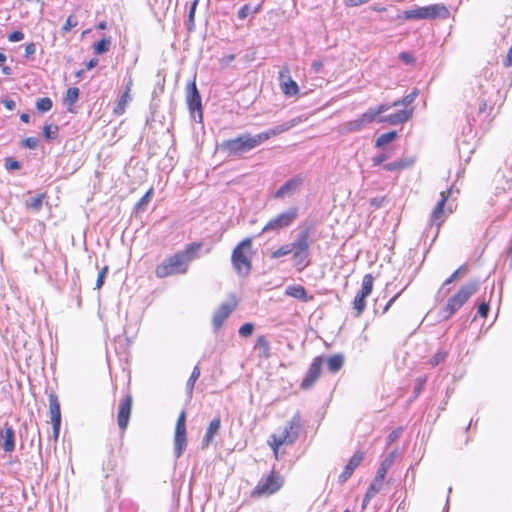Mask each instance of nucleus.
<instances>
[{
  "instance_id": "f257e3e1",
  "label": "nucleus",
  "mask_w": 512,
  "mask_h": 512,
  "mask_svg": "<svg viewBox=\"0 0 512 512\" xmlns=\"http://www.w3.org/2000/svg\"><path fill=\"white\" fill-rule=\"evenodd\" d=\"M291 127L292 125L289 123H282L255 135L245 132L235 138L222 141L219 144V150L225 153L227 157L243 158L265 141L289 130Z\"/></svg>"
},
{
  "instance_id": "f03ea898",
  "label": "nucleus",
  "mask_w": 512,
  "mask_h": 512,
  "mask_svg": "<svg viewBox=\"0 0 512 512\" xmlns=\"http://www.w3.org/2000/svg\"><path fill=\"white\" fill-rule=\"evenodd\" d=\"M312 233L311 226H305L300 229L293 240L292 259L298 271H303L310 265V236Z\"/></svg>"
},
{
  "instance_id": "7ed1b4c3",
  "label": "nucleus",
  "mask_w": 512,
  "mask_h": 512,
  "mask_svg": "<svg viewBox=\"0 0 512 512\" xmlns=\"http://www.w3.org/2000/svg\"><path fill=\"white\" fill-rule=\"evenodd\" d=\"M479 287V280H472L463 285L454 296L448 299L446 305L441 309L442 319L448 320L451 318L477 292Z\"/></svg>"
},
{
  "instance_id": "20e7f679",
  "label": "nucleus",
  "mask_w": 512,
  "mask_h": 512,
  "mask_svg": "<svg viewBox=\"0 0 512 512\" xmlns=\"http://www.w3.org/2000/svg\"><path fill=\"white\" fill-rule=\"evenodd\" d=\"M190 258L186 253H175L164 259L155 269L158 278H166L172 275L185 274L188 271Z\"/></svg>"
},
{
  "instance_id": "39448f33",
  "label": "nucleus",
  "mask_w": 512,
  "mask_h": 512,
  "mask_svg": "<svg viewBox=\"0 0 512 512\" xmlns=\"http://www.w3.org/2000/svg\"><path fill=\"white\" fill-rule=\"evenodd\" d=\"M252 248V238L248 237L236 245L232 251L231 262L236 273L241 277L250 274L252 264L248 253Z\"/></svg>"
},
{
  "instance_id": "423d86ee",
  "label": "nucleus",
  "mask_w": 512,
  "mask_h": 512,
  "mask_svg": "<svg viewBox=\"0 0 512 512\" xmlns=\"http://www.w3.org/2000/svg\"><path fill=\"white\" fill-rule=\"evenodd\" d=\"M300 428L301 419L298 415H295L284 427L280 436H276L275 434L271 435L270 438L272 441L269 440L268 443L271 446L276 458L278 457V449L281 445H290L297 440Z\"/></svg>"
},
{
  "instance_id": "0eeeda50",
  "label": "nucleus",
  "mask_w": 512,
  "mask_h": 512,
  "mask_svg": "<svg viewBox=\"0 0 512 512\" xmlns=\"http://www.w3.org/2000/svg\"><path fill=\"white\" fill-rule=\"evenodd\" d=\"M449 17L448 8L441 3L432 4L429 6L419 7L404 11V18L406 20H420V19H446Z\"/></svg>"
},
{
  "instance_id": "6e6552de",
  "label": "nucleus",
  "mask_w": 512,
  "mask_h": 512,
  "mask_svg": "<svg viewBox=\"0 0 512 512\" xmlns=\"http://www.w3.org/2000/svg\"><path fill=\"white\" fill-rule=\"evenodd\" d=\"M283 477L272 471L266 478H262L253 489L252 496H265L276 493L283 486Z\"/></svg>"
},
{
  "instance_id": "1a4fd4ad",
  "label": "nucleus",
  "mask_w": 512,
  "mask_h": 512,
  "mask_svg": "<svg viewBox=\"0 0 512 512\" xmlns=\"http://www.w3.org/2000/svg\"><path fill=\"white\" fill-rule=\"evenodd\" d=\"M186 103L193 119L195 121L201 122L203 118L202 100L195 80L187 84Z\"/></svg>"
},
{
  "instance_id": "9d476101",
  "label": "nucleus",
  "mask_w": 512,
  "mask_h": 512,
  "mask_svg": "<svg viewBox=\"0 0 512 512\" xmlns=\"http://www.w3.org/2000/svg\"><path fill=\"white\" fill-rule=\"evenodd\" d=\"M298 216V208L291 207L285 212L280 213L275 218L271 219L260 232L259 235L268 232L274 231L278 232L279 230L289 227Z\"/></svg>"
},
{
  "instance_id": "9b49d317",
  "label": "nucleus",
  "mask_w": 512,
  "mask_h": 512,
  "mask_svg": "<svg viewBox=\"0 0 512 512\" xmlns=\"http://www.w3.org/2000/svg\"><path fill=\"white\" fill-rule=\"evenodd\" d=\"M186 413L182 411L177 419L174 435V454L180 458L187 446Z\"/></svg>"
},
{
  "instance_id": "f8f14e48",
  "label": "nucleus",
  "mask_w": 512,
  "mask_h": 512,
  "mask_svg": "<svg viewBox=\"0 0 512 512\" xmlns=\"http://www.w3.org/2000/svg\"><path fill=\"white\" fill-rule=\"evenodd\" d=\"M236 307L237 299L234 295H231L228 301L222 303L216 309L212 317V327L215 333L219 331V329L223 326L224 322L236 309Z\"/></svg>"
},
{
  "instance_id": "ddd939ff",
  "label": "nucleus",
  "mask_w": 512,
  "mask_h": 512,
  "mask_svg": "<svg viewBox=\"0 0 512 512\" xmlns=\"http://www.w3.org/2000/svg\"><path fill=\"white\" fill-rule=\"evenodd\" d=\"M133 397L127 393L119 403L117 423L122 432H124L129 424L132 411Z\"/></svg>"
},
{
  "instance_id": "4468645a",
  "label": "nucleus",
  "mask_w": 512,
  "mask_h": 512,
  "mask_svg": "<svg viewBox=\"0 0 512 512\" xmlns=\"http://www.w3.org/2000/svg\"><path fill=\"white\" fill-rule=\"evenodd\" d=\"M323 361H324V359L322 356L316 357L313 360V362L311 363V365L306 373V376L304 377V379L302 380V382L300 384L301 389L309 390L310 388L313 387V385L316 383V381L318 380V378L321 375V368H322Z\"/></svg>"
},
{
  "instance_id": "2eb2a0df",
  "label": "nucleus",
  "mask_w": 512,
  "mask_h": 512,
  "mask_svg": "<svg viewBox=\"0 0 512 512\" xmlns=\"http://www.w3.org/2000/svg\"><path fill=\"white\" fill-rule=\"evenodd\" d=\"M304 179L298 174L286 181L274 194L275 198L291 197L298 192L303 185Z\"/></svg>"
},
{
  "instance_id": "dca6fc26",
  "label": "nucleus",
  "mask_w": 512,
  "mask_h": 512,
  "mask_svg": "<svg viewBox=\"0 0 512 512\" xmlns=\"http://www.w3.org/2000/svg\"><path fill=\"white\" fill-rule=\"evenodd\" d=\"M451 194L452 189L442 191L440 194L441 198L431 213V225H435L437 229H439L441 224L445 221L444 207Z\"/></svg>"
},
{
  "instance_id": "f3484780",
  "label": "nucleus",
  "mask_w": 512,
  "mask_h": 512,
  "mask_svg": "<svg viewBox=\"0 0 512 512\" xmlns=\"http://www.w3.org/2000/svg\"><path fill=\"white\" fill-rule=\"evenodd\" d=\"M370 123H372V116L365 112L357 119L344 122L340 126V132L343 134L359 132Z\"/></svg>"
},
{
  "instance_id": "a211bd4d",
  "label": "nucleus",
  "mask_w": 512,
  "mask_h": 512,
  "mask_svg": "<svg viewBox=\"0 0 512 512\" xmlns=\"http://www.w3.org/2000/svg\"><path fill=\"white\" fill-rule=\"evenodd\" d=\"M413 113L414 107H410L403 110H399L387 116L379 117L377 122H386L389 123L390 125H400L407 122L413 116Z\"/></svg>"
},
{
  "instance_id": "6ab92c4d",
  "label": "nucleus",
  "mask_w": 512,
  "mask_h": 512,
  "mask_svg": "<svg viewBox=\"0 0 512 512\" xmlns=\"http://www.w3.org/2000/svg\"><path fill=\"white\" fill-rule=\"evenodd\" d=\"M363 460V453L356 452L348 461L347 465L344 468V471L339 475L338 482L343 484L345 483L350 476L353 474L355 469L360 465Z\"/></svg>"
},
{
  "instance_id": "aec40b11",
  "label": "nucleus",
  "mask_w": 512,
  "mask_h": 512,
  "mask_svg": "<svg viewBox=\"0 0 512 512\" xmlns=\"http://www.w3.org/2000/svg\"><path fill=\"white\" fill-rule=\"evenodd\" d=\"M286 72L287 71L279 72V80L282 92L289 97L295 96L299 92L298 84L292 80L289 75H286Z\"/></svg>"
},
{
  "instance_id": "412c9836",
  "label": "nucleus",
  "mask_w": 512,
  "mask_h": 512,
  "mask_svg": "<svg viewBox=\"0 0 512 512\" xmlns=\"http://www.w3.org/2000/svg\"><path fill=\"white\" fill-rule=\"evenodd\" d=\"M1 436L4 439L3 450L7 453L13 452L15 450V430L7 422L1 429Z\"/></svg>"
},
{
  "instance_id": "4be33fe9",
  "label": "nucleus",
  "mask_w": 512,
  "mask_h": 512,
  "mask_svg": "<svg viewBox=\"0 0 512 512\" xmlns=\"http://www.w3.org/2000/svg\"><path fill=\"white\" fill-rule=\"evenodd\" d=\"M220 427H221V420L219 417L214 418L210 422V424L207 428V431L202 440V448H206L209 446V444L212 442L214 436L219 432Z\"/></svg>"
},
{
  "instance_id": "5701e85b",
  "label": "nucleus",
  "mask_w": 512,
  "mask_h": 512,
  "mask_svg": "<svg viewBox=\"0 0 512 512\" xmlns=\"http://www.w3.org/2000/svg\"><path fill=\"white\" fill-rule=\"evenodd\" d=\"M286 295L298 299L303 302H308L312 296L307 295L306 289L301 285H291L286 288Z\"/></svg>"
},
{
  "instance_id": "b1692460",
  "label": "nucleus",
  "mask_w": 512,
  "mask_h": 512,
  "mask_svg": "<svg viewBox=\"0 0 512 512\" xmlns=\"http://www.w3.org/2000/svg\"><path fill=\"white\" fill-rule=\"evenodd\" d=\"M51 421H61L60 403L55 394L49 395Z\"/></svg>"
},
{
  "instance_id": "393cba45",
  "label": "nucleus",
  "mask_w": 512,
  "mask_h": 512,
  "mask_svg": "<svg viewBox=\"0 0 512 512\" xmlns=\"http://www.w3.org/2000/svg\"><path fill=\"white\" fill-rule=\"evenodd\" d=\"M254 348L259 351L260 357L268 358L270 356V343L265 336L262 335L257 338Z\"/></svg>"
},
{
  "instance_id": "a878e982",
  "label": "nucleus",
  "mask_w": 512,
  "mask_h": 512,
  "mask_svg": "<svg viewBox=\"0 0 512 512\" xmlns=\"http://www.w3.org/2000/svg\"><path fill=\"white\" fill-rule=\"evenodd\" d=\"M396 452H391L380 464V467L377 470L376 476H378L379 479H385V476L387 474V471L392 466L394 458H395Z\"/></svg>"
},
{
  "instance_id": "bb28decb",
  "label": "nucleus",
  "mask_w": 512,
  "mask_h": 512,
  "mask_svg": "<svg viewBox=\"0 0 512 512\" xmlns=\"http://www.w3.org/2000/svg\"><path fill=\"white\" fill-rule=\"evenodd\" d=\"M344 364V356L342 354H335L327 359V366L330 372H338Z\"/></svg>"
},
{
  "instance_id": "cd10ccee",
  "label": "nucleus",
  "mask_w": 512,
  "mask_h": 512,
  "mask_svg": "<svg viewBox=\"0 0 512 512\" xmlns=\"http://www.w3.org/2000/svg\"><path fill=\"white\" fill-rule=\"evenodd\" d=\"M412 164H413L412 160L400 159V160H396V161L385 164L383 166V168L387 171H400V170L410 167Z\"/></svg>"
},
{
  "instance_id": "c85d7f7f",
  "label": "nucleus",
  "mask_w": 512,
  "mask_h": 512,
  "mask_svg": "<svg viewBox=\"0 0 512 512\" xmlns=\"http://www.w3.org/2000/svg\"><path fill=\"white\" fill-rule=\"evenodd\" d=\"M200 374H201L200 367H199V365H196L193 368L192 373H191V375L188 378L187 383H186V393H187L189 398L192 397L195 383L198 380V378L200 377Z\"/></svg>"
},
{
  "instance_id": "c756f323",
  "label": "nucleus",
  "mask_w": 512,
  "mask_h": 512,
  "mask_svg": "<svg viewBox=\"0 0 512 512\" xmlns=\"http://www.w3.org/2000/svg\"><path fill=\"white\" fill-rule=\"evenodd\" d=\"M418 95H419V90L417 88H414L412 90V92L409 93L408 95H406L405 97L394 101L392 103V106L393 107H398V106L409 107L413 104V102L415 101V99L417 98Z\"/></svg>"
},
{
  "instance_id": "7c9ffc66",
  "label": "nucleus",
  "mask_w": 512,
  "mask_h": 512,
  "mask_svg": "<svg viewBox=\"0 0 512 512\" xmlns=\"http://www.w3.org/2000/svg\"><path fill=\"white\" fill-rule=\"evenodd\" d=\"M79 89L77 87H70L66 91V95L64 98L65 104L68 106V110L72 112L71 107L78 101L79 98Z\"/></svg>"
},
{
  "instance_id": "2f4dec72",
  "label": "nucleus",
  "mask_w": 512,
  "mask_h": 512,
  "mask_svg": "<svg viewBox=\"0 0 512 512\" xmlns=\"http://www.w3.org/2000/svg\"><path fill=\"white\" fill-rule=\"evenodd\" d=\"M368 296L362 295V293L358 292L353 301V309L356 311L355 316L359 317L364 310L366 309V298Z\"/></svg>"
},
{
  "instance_id": "473e14b6",
  "label": "nucleus",
  "mask_w": 512,
  "mask_h": 512,
  "mask_svg": "<svg viewBox=\"0 0 512 512\" xmlns=\"http://www.w3.org/2000/svg\"><path fill=\"white\" fill-rule=\"evenodd\" d=\"M396 138H397L396 131H389L387 133H383L376 139L375 146L377 148H382L385 145L394 141Z\"/></svg>"
},
{
  "instance_id": "72a5a7b5",
  "label": "nucleus",
  "mask_w": 512,
  "mask_h": 512,
  "mask_svg": "<svg viewBox=\"0 0 512 512\" xmlns=\"http://www.w3.org/2000/svg\"><path fill=\"white\" fill-rule=\"evenodd\" d=\"M111 43H112V41H111L110 37H104L100 41L96 42L93 45L95 54L102 55V54L108 52L110 49Z\"/></svg>"
},
{
  "instance_id": "f704fd0d",
  "label": "nucleus",
  "mask_w": 512,
  "mask_h": 512,
  "mask_svg": "<svg viewBox=\"0 0 512 512\" xmlns=\"http://www.w3.org/2000/svg\"><path fill=\"white\" fill-rule=\"evenodd\" d=\"M374 278L371 274H365L362 279L361 289L358 291L362 295L369 296L373 290Z\"/></svg>"
},
{
  "instance_id": "c9c22d12",
  "label": "nucleus",
  "mask_w": 512,
  "mask_h": 512,
  "mask_svg": "<svg viewBox=\"0 0 512 512\" xmlns=\"http://www.w3.org/2000/svg\"><path fill=\"white\" fill-rule=\"evenodd\" d=\"M44 198H45V194H43V193L38 194L37 196L32 197L31 199L26 201V207L35 212H38L41 210V208L43 206Z\"/></svg>"
},
{
  "instance_id": "e433bc0d",
  "label": "nucleus",
  "mask_w": 512,
  "mask_h": 512,
  "mask_svg": "<svg viewBox=\"0 0 512 512\" xmlns=\"http://www.w3.org/2000/svg\"><path fill=\"white\" fill-rule=\"evenodd\" d=\"M383 481L384 479H379L378 476H375L374 480L366 491L367 498H373L381 490Z\"/></svg>"
},
{
  "instance_id": "4c0bfd02",
  "label": "nucleus",
  "mask_w": 512,
  "mask_h": 512,
  "mask_svg": "<svg viewBox=\"0 0 512 512\" xmlns=\"http://www.w3.org/2000/svg\"><path fill=\"white\" fill-rule=\"evenodd\" d=\"M292 246H293V242L285 244V245L279 247L278 249H276L275 251H273L270 254V258L271 259H277V258L286 256V255L292 253L293 250H294V248H292Z\"/></svg>"
},
{
  "instance_id": "58836bf2",
  "label": "nucleus",
  "mask_w": 512,
  "mask_h": 512,
  "mask_svg": "<svg viewBox=\"0 0 512 512\" xmlns=\"http://www.w3.org/2000/svg\"><path fill=\"white\" fill-rule=\"evenodd\" d=\"M59 132L58 125L50 124L45 125L43 128V136L46 140H54L57 138Z\"/></svg>"
},
{
  "instance_id": "ea45409f",
  "label": "nucleus",
  "mask_w": 512,
  "mask_h": 512,
  "mask_svg": "<svg viewBox=\"0 0 512 512\" xmlns=\"http://www.w3.org/2000/svg\"><path fill=\"white\" fill-rule=\"evenodd\" d=\"M53 102L49 97H43L36 101V108L39 112L45 113L51 110Z\"/></svg>"
},
{
  "instance_id": "a19ab883",
  "label": "nucleus",
  "mask_w": 512,
  "mask_h": 512,
  "mask_svg": "<svg viewBox=\"0 0 512 512\" xmlns=\"http://www.w3.org/2000/svg\"><path fill=\"white\" fill-rule=\"evenodd\" d=\"M392 106L391 105H388V104H380L377 108L375 109H372L370 108L369 110H367V114H370L372 116V122L374 121H377L378 120V116L386 111H388Z\"/></svg>"
},
{
  "instance_id": "79ce46f5",
  "label": "nucleus",
  "mask_w": 512,
  "mask_h": 512,
  "mask_svg": "<svg viewBox=\"0 0 512 512\" xmlns=\"http://www.w3.org/2000/svg\"><path fill=\"white\" fill-rule=\"evenodd\" d=\"M131 96L128 93H123L120 100L118 101L117 107L115 108V112L117 114H122L125 111L126 104L131 101Z\"/></svg>"
},
{
  "instance_id": "37998d69",
  "label": "nucleus",
  "mask_w": 512,
  "mask_h": 512,
  "mask_svg": "<svg viewBox=\"0 0 512 512\" xmlns=\"http://www.w3.org/2000/svg\"><path fill=\"white\" fill-rule=\"evenodd\" d=\"M447 352L445 350H440V351H437L432 357L431 359L429 360V364L432 365V366H437L439 365L440 363H442L446 357H447Z\"/></svg>"
},
{
  "instance_id": "c03bdc74",
  "label": "nucleus",
  "mask_w": 512,
  "mask_h": 512,
  "mask_svg": "<svg viewBox=\"0 0 512 512\" xmlns=\"http://www.w3.org/2000/svg\"><path fill=\"white\" fill-rule=\"evenodd\" d=\"M152 194H153V189H150L148 190L143 196L142 198L137 202L136 204V210L137 211H142L145 209V206L148 204V202L150 201L151 197H152Z\"/></svg>"
},
{
  "instance_id": "a18cd8bd",
  "label": "nucleus",
  "mask_w": 512,
  "mask_h": 512,
  "mask_svg": "<svg viewBox=\"0 0 512 512\" xmlns=\"http://www.w3.org/2000/svg\"><path fill=\"white\" fill-rule=\"evenodd\" d=\"M78 25V20L74 15H69L66 19L65 24L62 26V32L67 33L72 28Z\"/></svg>"
},
{
  "instance_id": "49530a36",
  "label": "nucleus",
  "mask_w": 512,
  "mask_h": 512,
  "mask_svg": "<svg viewBox=\"0 0 512 512\" xmlns=\"http://www.w3.org/2000/svg\"><path fill=\"white\" fill-rule=\"evenodd\" d=\"M197 4H198V0H194L189 9L187 26L190 31L193 30V28H194V17H195V11H196Z\"/></svg>"
},
{
  "instance_id": "de8ad7c7",
  "label": "nucleus",
  "mask_w": 512,
  "mask_h": 512,
  "mask_svg": "<svg viewBox=\"0 0 512 512\" xmlns=\"http://www.w3.org/2000/svg\"><path fill=\"white\" fill-rule=\"evenodd\" d=\"M5 168L8 170V171H11V170H18L21 168V163L17 160H15L13 157H7L5 158Z\"/></svg>"
},
{
  "instance_id": "09e8293b",
  "label": "nucleus",
  "mask_w": 512,
  "mask_h": 512,
  "mask_svg": "<svg viewBox=\"0 0 512 512\" xmlns=\"http://www.w3.org/2000/svg\"><path fill=\"white\" fill-rule=\"evenodd\" d=\"M254 331V325L252 323H245L239 328V335L241 337H249Z\"/></svg>"
},
{
  "instance_id": "8fccbe9b",
  "label": "nucleus",
  "mask_w": 512,
  "mask_h": 512,
  "mask_svg": "<svg viewBox=\"0 0 512 512\" xmlns=\"http://www.w3.org/2000/svg\"><path fill=\"white\" fill-rule=\"evenodd\" d=\"M201 247L200 243H191L189 244L184 251H181L180 253H186L187 256L190 258V261L192 260V255L196 253Z\"/></svg>"
},
{
  "instance_id": "3c124183",
  "label": "nucleus",
  "mask_w": 512,
  "mask_h": 512,
  "mask_svg": "<svg viewBox=\"0 0 512 512\" xmlns=\"http://www.w3.org/2000/svg\"><path fill=\"white\" fill-rule=\"evenodd\" d=\"M252 14V6L250 4H245L238 11L237 17L240 20H244L248 17V15Z\"/></svg>"
},
{
  "instance_id": "603ef678",
  "label": "nucleus",
  "mask_w": 512,
  "mask_h": 512,
  "mask_svg": "<svg viewBox=\"0 0 512 512\" xmlns=\"http://www.w3.org/2000/svg\"><path fill=\"white\" fill-rule=\"evenodd\" d=\"M22 146L29 149H35L39 144V139L36 137H28L22 141Z\"/></svg>"
},
{
  "instance_id": "864d4df0",
  "label": "nucleus",
  "mask_w": 512,
  "mask_h": 512,
  "mask_svg": "<svg viewBox=\"0 0 512 512\" xmlns=\"http://www.w3.org/2000/svg\"><path fill=\"white\" fill-rule=\"evenodd\" d=\"M402 432L403 429L401 427L390 432L387 437V444L390 445L395 442L401 436Z\"/></svg>"
},
{
  "instance_id": "5fc2aeb1",
  "label": "nucleus",
  "mask_w": 512,
  "mask_h": 512,
  "mask_svg": "<svg viewBox=\"0 0 512 512\" xmlns=\"http://www.w3.org/2000/svg\"><path fill=\"white\" fill-rule=\"evenodd\" d=\"M107 273H108V266H104L98 274V278L96 281V289H100L102 287Z\"/></svg>"
},
{
  "instance_id": "6e6d98bb",
  "label": "nucleus",
  "mask_w": 512,
  "mask_h": 512,
  "mask_svg": "<svg viewBox=\"0 0 512 512\" xmlns=\"http://www.w3.org/2000/svg\"><path fill=\"white\" fill-rule=\"evenodd\" d=\"M399 59L406 65H411L415 61L414 56L409 52H401L399 54Z\"/></svg>"
},
{
  "instance_id": "4d7b16f0",
  "label": "nucleus",
  "mask_w": 512,
  "mask_h": 512,
  "mask_svg": "<svg viewBox=\"0 0 512 512\" xmlns=\"http://www.w3.org/2000/svg\"><path fill=\"white\" fill-rule=\"evenodd\" d=\"M489 313V304L487 302H482L479 304L478 306V311H477V314L480 316V317H483V318H486L487 315Z\"/></svg>"
},
{
  "instance_id": "13d9d810",
  "label": "nucleus",
  "mask_w": 512,
  "mask_h": 512,
  "mask_svg": "<svg viewBox=\"0 0 512 512\" xmlns=\"http://www.w3.org/2000/svg\"><path fill=\"white\" fill-rule=\"evenodd\" d=\"M23 38H24V33L21 31H13L12 33H10L8 35V40L10 42H19V41L23 40Z\"/></svg>"
},
{
  "instance_id": "bf43d9fd",
  "label": "nucleus",
  "mask_w": 512,
  "mask_h": 512,
  "mask_svg": "<svg viewBox=\"0 0 512 512\" xmlns=\"http://www.w3.org/2000/svg\"><path fill=\"white\" fill-rule=\"evenodd\" d=\"M36 52L35 43L31 42L25 46V57L31 58Z\"/></svg>"
},
{
  "instance_id": "052dcab7",
  "label": "nucleus",
  "mask_w": 512,
  "mask_h": 512,
  "mask_svg": "<svg viewBox=\"0 0 512 512\" xmlns=\"http://www.w3.org/2000/svg\"><path fill=\"white\" fill-rule=\"evenodd\" d=\"M388 158L387 154L381 153L379 155H376L372 158L373 166H378L382 164L384 161H386Z\"/></svg>"
},
{
  "instance_id": "680f3d73",
  "label": "nucleus",
  "mask_w": 512,
  "mask_h": 512,
  "mask_svg": "<svg viewBox=\"0 0 512 512\" xmlns=\"http://www.w3.org/2000/svg\"><path fill=\"white\" fill-rule=\"evenodd\" d=\"M467 271L468 266L466 264L461 265L450 277L455 281L460 275L465 274Z\"/></svg>"
},
{
  "instance_id": "e2e57ef3",
  "label": "nucleus",
  "mask_w": 512,
  "mask_h": 512,
  "mask_svg": "<svg viewBox=\"0 0 512 512\" xmlns=\"http://www.w3.org/2000/svg\"><path fill=\"white\" fill-rule=\"evenodd\" d=\"M503 65L507 68L512 66V44L508 50L506 58L503 60Z\"/></svg>"
},
{
  "instance_id": "0e129e2a",
  "label": "nucleus",
  "mask_w": 512,
  "mask_h": 512,
  "mask_svg": "<svg viewBox=\"0 0 512 512\" xmlns=\"http://www.w3.org/2000/svg\"><path fill=\"white\" fill-rule=\"evenodd\" d=\"M426 382V378L425 377H419L417 379V385L415 386L414 388V392L416 395H418L423 387V385L425 384Z\"/></svg>"
},
{
  "instance_id": "69168bd1",
  "label": "nucleus",
  "mask_w": 512,
  "mask_h": 512,
  "mask_svg": "<svg viewBox=\"0 0 512 512\" xmlns=\"http://www.w3.org/2000/svg\"><path fill=\"white\" fill-rule=\"evenodd\" d=\"M2 102H3L4 106H5V108L10 110V111L14 110L15 107H16L15 102L13 100H11V99H4Z\"/></svg>"
},
{
  "instance_id": "338daca9",
  "label": "nucleus",
  "mask_w": 512,
  "mask_h": 512,
  "mask_svg": "<svg viewBox=\"0 0 512 512\" xmlns=\"http://www.w3.org/2000/svg\"><path fill=\"white\" fill-rule=\"evenodd\" d=\"M52 424H53V435H54V438L57 439L59 436L61 421H58V422L52 421Z\"/></svg>"
},
{
  "instance_id": "774afa93",
  "label": "nucleus",
  "mask_w": 512,
  "mask_h": 512,
  "mask_svg": "<svg viewBox=\"0 0 512 512\" xmlns=\"http://www.w3.org/2000/svg\"><path fill=\"white\" fill-rule=\"evenodd\" d=\"M98 62H99V60L97 58H92L91 60H89L86 63V69L87 70L93 69L94 67H96L98 65Z\"/></svg>"
}]
</instances>
